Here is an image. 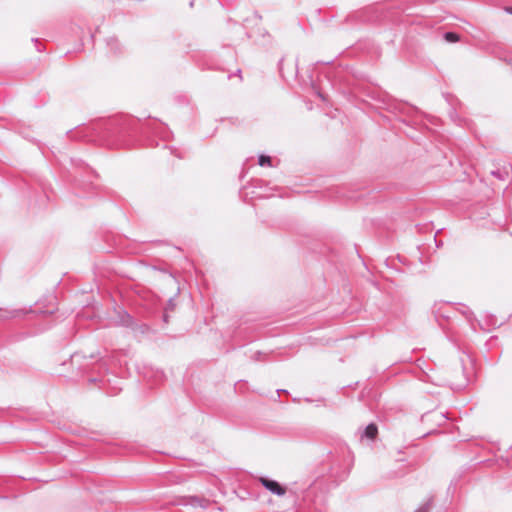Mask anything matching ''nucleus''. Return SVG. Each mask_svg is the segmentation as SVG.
I'll use <instances>...</instances> for the list:
<instances>
[{
	"label": "nucleus",
	"mask_w": 512,
	"mask_h": 512,
	"mask_svg": "<svg viewBox=\"0 0 512 512\" xmlns=\"http://www.w3.org/2000/svg\"><path fill=\"white\" fill-rule=\"evenodd\" d=\"M444 38L448 42H458L460 40V36L457 33H454V32H447L444 35Z\"/></svg>",
	"instance_id": "obj_3"
},
{
	"label": "nucleus",
	"mask_w": 512,
	"mask_h": 512,
	"mask_svg": "<svg viewBox=\"0 0 512 512\" xmlns=\"http://www.w3.org/2000/svg\"><path fill=\"white\" fill-rule=\"evenodd\" d=\"M364 435L370 439V440H374L377 435H378V428L375 424L371 423L369 424L366 429H365V432H364Z\"/></svg>",
	"instance_id": "obj_2"
},
{
	"label": "nucleus",
	"mask_w": 512,
	"mask_h": 512,
	"mask_svg": "<svg viewBox=\"0 0 512 512\" xmlns=\"http://www.w3.org/2000/svg\"><path fill=\"white\" fill-rule=\"evenodd\" d=\"M259 165L260 166H271V158L269 156L261 155L259 157Z\"/></svg>",
	"instance_id": "obj_4"
},
{
	"label": "nucleus",
	"mask_w": 512,
	"mask_h": 512,
	"mask_svg": "<svg viewBox=\"0 0 512 512\" xmlns=\"http://www.w3.org/2000/svg\"><path fill=\"white\" fill-rule=\"evenodd\" d=\"M261 483L272 493L282 496L285 494L286 490L282 487L278 482L269 480L266 478L260 479Z\"/></svg>",
	"instance_id": "obj_1"
},
{
	"label": "nucleus",
	"mask_w": 512,
	"mask_h": 512,
	"mask_svg": "<svg viewBox=\"0 0 512 512\" xmlns=\"http://www.w3.org/2000/svg\"><path fill=\"white\" fill-rule=\"evenodd\" d=\"M505 11L509 14H512V7H506Z\"/></svg>",
	"instance_id": "obj_5"
}]
</instances>
